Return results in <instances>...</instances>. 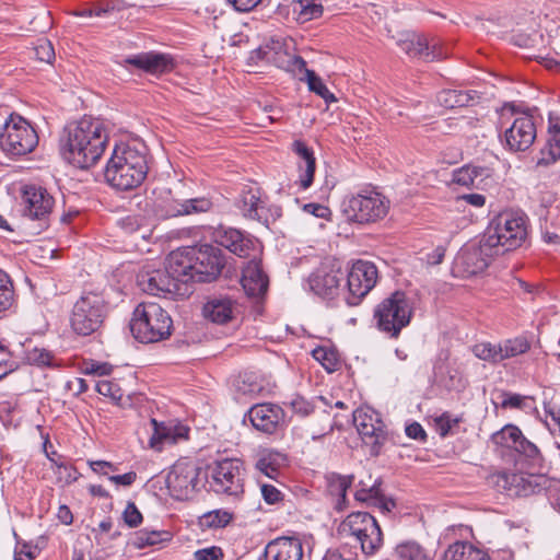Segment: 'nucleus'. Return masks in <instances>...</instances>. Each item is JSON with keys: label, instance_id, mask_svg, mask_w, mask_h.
I'll return each instance as SVG.
<instances>
[{"label": "nucleus", "instance_id": "f03ea898", "mask_svg": "<svg viewBox=\"0 0 560 560\" xmlns=\"http://www.w3.org/2000/svg\"><path fill=\"white\" fill-rule=\"evenodd\" d=\"M149 171L143 151L127 144L116 145L108 160L104 176L117 190H131L139 187Z\"/></svg>", "mask_w": 560, "mask_h": 560}, {"label": "nucleus", "instance_id": "603ef678", "mask_svg": "<svg viewBox=\"0 0 560 560\" xmlns=\"http://www.w3.org/2000/svg\"><path fill=\"white\" fill-rule=\"evenodd\" d=\"M125 524L131 528L138 527L142 523V514L133 502H128L122 512Z\"/></svg>", "mask_w": 560, "mask_h": 560}, {"label": "nucleus", "instance_id": "7c9ffc66", "mask_svg": "<svg viewBox=\"0 0 560 560\" xmlns=\"http://www.w3.org/2000/svg\"><path fill=\"white\" fill-rule=\"evenodd\" d=\"M238 207L245 218L260 221L264 201L260 198L259 189L253 187L243 189L240 196Z\"/></svg>", "mask_w": 560, "mask_h": 560}, {"label": "nucleus", "instance_id": "bf43d9fd", "mask_svg": "<svg viewBox=\"0 0 560 560\" xmlns=\"http://www.w3.org/2000/svg\"><path fill=\"white\" fill-rule=\"evenodd\" d=\"M323 560H357V556L346 546H342L336 549H328Z\"/></svg>", "mask_w": 560, "mask_h": 560}, {"label": "nucleus", "instance_id": "c9c22d12", "mask_svg": "<svg viewBox=\"0 0 560 560\" xmlns=\"http://www.w3.org/2000/svg\"><path fill=\"white\" fill-rule=\"evenodd\" d=\"M172 539V535L167 530H148L142 529L135 533L132 538V545L142 549L144 547L159 545L165 541H170Z\"/></svg>", "mask_w": 560, "mask_h": 560}, {"label": "nucleus", "instance_id": "4468645a", "mask_svg": "<svg viewBox=\"0 0 560 560\" xmlns=\"http://www.w3.org/2000/svg\"><path fill=\"white\" fill-rule=\"evenodd\" d=\"M353 423L363 443L370 446V454L377 456L387 440L385 424L377 411L359 408L353 411Z\"/></svg>", "mask_w": 560, "mask_h": 560}, {"label": "nucleus", "instance_id": "09e8293b", "mask_svg": "<svg viewBox=\"0 0 560 560\" xmlns=\"http://www.w3.org/2000/svg\"><path fill=\"white\" fill-rule=\"evenodd\" d=\"M95 387L98 394L109 397L116 402L120 401L124 396L122 389L113 381L101 380L96 383Z\"/></svg>", "mask_w": 560, "mask_h": 560}, {"label": "nucleus", "instance_id": "338daca9", "mask_svg": "<svg viewBox=\"0 0 560 560\" xmlns=\"http://www.w3.org/2000/svg\"><path fill=\"white\" fill-rule=\"evenodd\" d=\"M112 370L113 366L108 363L91 362L85 364L84 373L103 376L110 374Z\"/></svg>", "mask_w": 560, "mask_h": 560}, {"label": "nucleus", "instance_id": "6e6d98bb", "mask_svg": "<svg viewBox=\"0 0 560 560\" xmlns=\"http://www.w3.org/2000/svg\"><path fill=\"white\" fill-rule=\"evenodd\" d=\"M290 407L295 415L306 417L313 412L314 406L304 397L296 396L290 402Z\"/></svg>", "mask_w": 560, "mask_h": 560}, {"label": "nucleus", "instance_id": "4d7b16f0", "mask_svg": "<svg viewBox=\"0 0 560 560\" xmlns=\"http://www.w3.org/2000/svg\"><path fill=\"white\" fill-rule=\"evenodd\" d=\"M459 420L457 418L452 417L448 412L442 413L439 418H436V424L440 431L441 436H446L453 427L457 425Z\"/></svg>", "mask_w": 560, "mask_h": 560}, {"label": "nucleus", "instance_id": "864d4df0", "mask_svg": "<svg viewBox=\"0 0 560 560\" xmlns=\"http://www.w3.org/2000/svg\"><path fill=\"white\" fill-rule=\"evenodd\" d=\"M233 515L228 511L215 510L205 515L207 523L211 527H224L232 521Z\"/></svg>", "mask_w": 560, "mask_h": 560}, {"label": "nucleus", "instance_id": "13d9d810", "mask_svg": "<svg viewBox=\"0 0 560 560\" xmlns=\"http://www.w3.org/2000/svg\"><path fill=\"white\" fill-rule=\"evenodd\" d=\"M472 172L474 170H469V166L465 165L455 171L453 180L462 186H476V179L472 177Z\"/></svg>", "mask_w": 560, "mask_h": 560}, {"label": "nucleus", "instance_id": "f3484780", "mask_svg": "<svg viewBox=\"0 0 560 560\" xmlns=\"http://www.w3.org/2000/svg\"><path fill=\"white\" fill-rule=\"evenodd\" d=\"M137 283L143 292L151 295L171 299L186 295V290L179 291L177 282L167 272L166 267L154 269L151 266H144L137 276Z\"/></svg>", "mask_w": 560, "mask_h": 560}, {"label": "nucleus", "instance_id": "bb28decb", "mask_svg": "<svg viewBox=\"0 0 560 560\" xmlns=\"http://www.w3.org/2000/svg\"><path fill=\"white\" fill-rule=\"evenodd\" d=\"M264 557L265 560H302L303 546L299 538L279 537L266 546Z\"/></svg>", "mask_w": 560, "mask_h": 560}, {"label": "nucleus", "instance_id": "a18cd8bd", "mask_svg": "<svg viewBox=\"0 0 560 560\" xmlns=\"http://www.w3.org/2000/svg\"><path fill=\"white\" fill-rule=\"evenodd\" d=\"M118 225L126 234L140 233L142 238H145L147 232H149L143 218L139 215H127L118 221Z\"/></svg>", "mask_w": 560, "mask_h": 560}, {"label": "nucleus", "instance_id": "412c9836", "mask_svg": "<svg viewBox=\"0 0 560 560\" xmlns=\"http://www.w3.org/2000/svg\"><path fill=\"white\" fill-rule=\"evenodd\" d=\"M536 126L529 115L514 119L510 128L504 131L505 147L512 152L525 151L532 147L536 139Z\"/></svg>", "mask_w": 560, "mask_h": 560}, {"label": "nucleus", "instance_id": "4c0bfd02", "mask_svg": "<svg viewBox=\"0 0 560 560\" xmlns=\"http://www.w3.org/2000/svg\"><path fill=\"white\" fill-rule=\"evenodd\" d=\"M394 557L396 560H430L423 547L412 540L398 544Z\"/></svg>", "mask_w": 560, "mask_h": 560}, {"label": "nucleus", "instance_id": "a878e982", "mask_svg": "<svg viewBox=\"0 0 560 560\" xmlns=\"http://www.w3.org/2000/svg\"><path fill=\"white\" fill-rule=\"evenodd\" d=\"M381 485L380 478L372 480V476H369L368 480L361 479L357 485L355 500L376 506L384 513L389 512L395 506V502L382 494Z\"/></svg>", "mask_w": 560, "mask_h": 560}, {"label": "nucleus", "instance_id": "7ed1b4c3", "mask_svg": "<svg viewBox=\"0 0 560 560\" xmlns=\"http://www.w3.org/2000/svg\"><path fill=\"white\" fill-rule=\"evenodd\" d=\"M213 208L210 197L194 196L191 186L182 180L172 188L161 189L154 200L155 214L162 219L208 213Z\"/></svg>", "mask_w": 560, "mask_h": 560}, {"label": "nucleus", "instance_id": "cd10ccee", "mask_svg": "<svg viewBox=\"0 0 560 560\" xmlns=\"http://www.w3.org/2000/svg\"><path fill=\"white\" fill-rule=\"evenodd\" d=\"M242 285L249 296H260L265 294L268 288V278L264 273L260 260L256 258L247 261L242 271Z\"/></svg>", "mask_w": 560, "mask_h": 560}, {"label": "nucleus", "instance_id": "f704fd0d", "mask_svg": "<svg viewBox=\"0 0 560 560\" xmlns=\"http://www.w3.org/2000/svg\"><path fill=\"white\" fill-rule=\"evenodd\" d=\"M472 100V93L463 90H443L438 94L439 103L445 108L464 107Z\"/></svg>", "mask_w": 560, "mask_h": 560}, {"label": "nucleus", "instance_id": "ea45409f", "mask_svg": "<svg viewBox=\"0 0 560 560\" xmlns=\"http://www.w3.org/2000/svg\"><path fill=\"white\" fill-rule=\"evenodd\" d=\"M313 358L329 373L338 370L340 362L336 350L327 347H317L312 351Z\"/></svg>", "mask_w": 560, "mask_h": 560}, {"label": "nucleus", "instance_id": "4be33fe9", "mask_svg": "<svg viewBox=\"0 0 560 560\" xmlns=\"http://www.w3.org/2000/svg\"><path fill=\"white\" fill-rule=\"evenodd\" d=\"M246 417L257 431L272 434L283 423L284 411L279 405L264 402L254 405Z\"/></svg>", "mask_w": 560, "mask_h": 560}, {"label": "nucleus", "instance_id": "8fccbe9b", "mask_svg": "<svg viewBox=\"0 0 560 560\" xmlns=\"http://www.w3.org/2000/svg\"><path fill=\"white\" fill-rule=\"evenodd\" d=\"M33 50L35 58L42 62L50 63L55 59L54 46L46 38L38 39Z\"/></svg>", "mask_w": 560, "mask_h": 560}, {"label": "nucleus", "instance_id": "39448f33", "mask_svg": "<svg viewBox=\"0 0 560 560\" xmlns=\"http://www.w3.org/2000/svg\"><path fill=\"white\" fill-rule=\"evenodd\" d=\"M413 308L402 291H395L374 308L373 318L380 331L397 339L411 320Z\"/></svg>", "mask_w": 560, "mask_h": 560}, {"label": "nucleus", "instance_id": "c03bdc74", "mask_svg": "<svg viewBox=\"0 0 560 560\" xmlns=\"http://www.w3.org/2000/svg\"><path fill=\"white\" fill-rule=\"evenodd\" d=\"M327 480L330 493L339 497L342 502H345L347 490L352 483V476L331 474L328 476Z\"/></svg>", "mask_w": 560, "mask_h": 560}, {"label": "nucleus", "instance_id": "dca6fc26", "mask_svg": "<svg viewBox=\"0 0 560 560\" xmlns=\"http://www.w3.org/2000/svg\"><path fill=\"white\" fill-rule=\"evenodd\" d=\"M376 282L377 268L373 262L364 260H358L354 262L347 276V304L350 306L358 305L375 287Z\"/></svg>", "mask_w": 560, "mask_h": 560}, {"label": "nucleus", "instance_id": "b1692460", "mask_svg": "<svg viewBox=\"0 0 560 560\" xmlns=\"http://www.w3.org/2000/svg\"><path fill=\"white\" fill-rule=\"evenodd\" d=\"M345 273L340 268L322 266L310 278L312 291L326 299H332L339 293Z\"/></svg>", "mask_w": 560, "mask_h": 560}, {"label": "nucleus", "instance_id": "052dcab7", "mask_svg": "<svg viewBox=\"0 0 560 560\" xmlns=\"http://www.w3.org/2000/svg\"><path fill=\"white\" fill-rule=\"evenodd\" d=\"M223 552L221 548L212 546L205 549H199L194 552L195 560H221Z\"/></svg>", "mask_w": 560, "mask_h": 560}, {"label": "nucleus", "instance_id": "423d86ee", "mask_svg": "<svg viewBox=\"0 0 560 560\" xmlns=\"http://www.w3.org/2000/svg\"><path fill=\"white\" fill-rule=\"evenodd\" d=\"M339 534L352 541L359 544L365 556H372L383 545V534L381 527L368 512H353L349 514L339 525Z\"/></svg>", "mask_w": 560, "mask_h": 560}, {"label": "nucleus", "instance_id": "e433bc0d", "mask_svg": "<svg viewBox=\"0 0 560 560\" xmlns=\"http://www.w3.org/2000/svg\"><path fill=\"white\" fill-rule=\"evenodd\" d=\"M153 433L149 440L151 448L160 451L164 443H176V436L173 435V425L164 422H158L151 419Z\"/></svg>", "mask_w": 560, "mask_h": 560}, {"label": "nucleus", "instance_id": "20e7f679", "mask_svg": "<svg viewBox=\"0 0 560 560\" xmlns=\"http://www.w3.org/2000/svg\"><path fill=\"white\" fill-rule=\"evenodd\" d=\"M173 329L170 314L158 303L142 302L133 311L130 320L132 336L142 343L167 339Z\"/></svg>", "mask_w": 560, "mask_h": 560}, {"label": "nucleus", "instance_id": "2f4dec72", "mask_svg": "<svg viewBox=\"0 0 560 560\" xmlns=\"http://www.w3.org/2000/svg\"><path fill=\"white\" fill-rule=\"evenodd\" d=\"M285 464L287 456L284 454L266 450L258 454L255 467L267 477L275 479Z\"/></svg>", "mask_w": 560, "mask_h": 560}, {"label": "nucleus", "instance_id": "680f3d73", "mask_svg": "<svg viewBox=\"0 0 560 560\" xmlns=\"http://www.w3.org/2000/svg\"><path fill=\"white\" fill-rule=\"evenodd\" d=\"M260 491L264 500L268 504H275L282 500V493L273 485L262 483Z\"/></svg>", "mask_w": 560, "mask_h": 560}, {"label": "nucleus", "instance_id": "49530a36", "mask_svg": "<svg viewBox=\"0 0 560 560\" xmlns=\"http://www.w3.org/2000/svg\"><path fill=\"white\" fill-rule=\"evenodd\" d=\"M14 301L13 284L7 273L0 270V312L9 310Z\"/></svg>", "mask_w": 560, "mask_h": 560}, {"label": "nucleus", "instance_id": "393cba45", "mask_svg": "<svg viewBox=\"0 0 560 560\" xmlns=\"http://www.w3.org/2000/svg\"><path fill=\"white\" fill-rule=\"evenodd\" d=\"M125 65L151 74L164 73L173 69V58L170 55L148 51L127 57Z\"/></svg>", "mask_w": 560, "mask_h": 560}, {"label": "nucleus", "instance_id": "0eeeda50", "mask_svg": "<svg viewBox=\"0 0 560 560\" xmlns=\"http://www.w3.org/2000/svg\"><path fill=\"white\" fill-rule=\"evenodd\" d=\"M389 209V201L378 191L364 188L345 197L341 211L350 222L372 223L383 219Z\"/></svg>", "mask_w": 560, "mask_h": 560}, {"label": "nucleus", "instance_id": "9b49d317", "mask_svg": "<svg viewBox=\"0 0 560 560\" xmlns=\"http://www.w3.org/2000/svg\"><path fill=\"white\" fill-rule=\"evenodd\" d=\"M55 202L54 196L43 186L30 184L21 189L22 214L37 221L40 230L49 226Z\"/></svg>", "mask_w": 560, "mask_h": 560}, {"label": "nucleus", "instance_id": "c85d7f7f", "mask_svg": "<svg viewBox=\"0 0 560 560\" xmlns=\"http://www.w3.org/2000/svg\"><path fill=\"white\" fill-rule=\"evenodd\" d=\"M396 44L412 58H419L427 62L434 61V55L429 52V37L424 34L406 32L399 35Z\"/></svg>", "mask_w": 560, "mask_h": 560}, {"label": "nucleus", "instance_id": "5701e85b", "mask_svg": "<svg viewBox=\"0 0 560 560\" xmlns=\"http://www.w3.org/2000/svg\"><path fill=\"white\" fill-rule=\"evenodd\" d=\"M213 241L238 257H249L256 252V243L242 231L220 225L212 233Z\"/></svg>", "mask_w": 560, "mask_h": 560}, {"label": "nucleus", "instance_id": "f8f14e48", "mask_svg": "<svg viewBox=\"0 0 560 560\" xmlns=\"http://www.w3.org/2000/svg\"><path fill=\"white\" fill-rule=\"evenodd\" d=\"M500 254L493 248V244L482 236L479 242L466 244L455 258V270L463 277H472L483 272L493 257Z\"/></svg>", "mask_w": 560, "mask_h": 560}, {"label": "nucleus", "instance_id": "774afa93", "mask_svg": "<svg viewBox=\"0 0 560 560\" xmlns=\"http://www.w3.org/2000/svg\"><path fill=\"white\" fill-rule=\"evenodd\" d=\"M405 432L408 438L424 442L427 440V432L419 422H412L408 424L405 429Z\"/></svg>", "mask_w": 560, "mask_h": 560}, {"label": "nucleus", "instance_id": "3c124183", "mask_svg": "<svg viewBox=\"0 0 560 560\" xmlns=\"http://www.w3.org/2000/svg\"><path fill=\"white\" fill-rule=\"evenodd\" d=\"M315 168H316V161H308L305 164L299 163V171H300L299 183L303 189H307L312 185L313 179H314Z\"/></svg>", "mask_w": 560, "mask_h": 560}, {"label": "nucleus", "instance_id": "a211bd4d", "mask_svg": "<svg viewBox=\"0 0 560 560\" xmlns=\"http://www.w3.org/2000/svg\"><path fill=\"white\" fill-rule=\"evenodd\" d=\"M199 468L188 460L175 463L166 477V486L177 500L189 499L198 485Z\"/></svg>", "mask_w": 560, "mask_h": 560}, {"label": "nucleus", "instance_id": "69168bd1", "mask_svg": "<svg viewBox=\"0 0 560 560\" xmlns=\"http://www.w3.org/2000/svg\"><path fill=\"white\" fill-rule=\"evenodd\" d=\"M547 144H549L550 153V159L547 160V163H555L560 159V132L556 135H550ZM544 161L546 163V160Z\"/></svg>", "mask_w": 560, "mask_h": 560}, {"label": "nucleus", "instance_id": "9d476101", "mask_svg": "<svg viewBox=\"0 0 560 560\" xmlns=\"http://www.w3.org/2000/svg\"><path fill=\"white\" fill-rule=\"evenodd\" d=\"M37 144L38 136L31 124L23 117L11 114L0 133V147L13 155H25Z\"/></svg>", "mask_w": 560, "mask_h": 560}, {"label": "nucleus", "instance_id": "c756f323", "mask_svg": "<svg viewBox=\"0 0 560 560\" xmlns=\"http://www.w3.org/2000/svg\"><path fill=\"white\" fill-rule=\"evenodd\" d=\"M237 303L226 295L210 299L203 306V315L215 324H225L234 318Z\"/></svg>", "mask_w": 560, "mask_h": 560}, {"label": "nucleus", "instance_id": "58836bf2", "mask_svg": "<svg viewBox=\"0 0 560 560\" xmlns=\"http://www.w3.org/2000/svg\"><path fill=\"white\" fill-rule=\"evenodd\" d=\"M500 347L502 348V361H504L527 352L530 349V343L525 337H515L501 341Z\"/></svg>", "mask_w": 560, "mask_h": 560}, {"label": "nucleus", "instance_id": "6e6552de", "mask_svg": "<svg viewBox=\"0 0 560 560\" xmlns=\"http://www.w3.org/2000/svg\"><path fill=\"white\" fill-rule=\"evenodd\" d=\"M493 248L503 255L522 245L526 237L525 220L513 212H502L494 217L482 235Z\"/></svg>", "mask_w": 560, "mask_h": 560}, {"label": "nucleus", "instance_id": "de8ad7c7", "mask_svg": "<svg viewBox=\"0 0 560 560\" xmlns=\"http://www.w3.org/2000/svg\"><path fill=\"white\" fill-rule=\"evenodd\" d=\"M27 361L37 366H52L54 355L44 348H34L27 351Z\"/></svg>", "mask_w": 560, "mask_h": 560}, {"label": "nucleus", "instance_id": "ddd939ff", "mask_svg": "<svg viewBox=\"0 0 560 560\" xmlns=\"http://www.w3.org/2000/svg\"><path fill=\"white\" fill-rule=\"evenodd\" d=\"M241 462L225 458L213 463L210 469V486L217 493L238 497L244 492Z\"/></svg>", "mask_w": 560, "mask_h": 560}, {"label": "nucleus", "instance_id": "1a4fd4ad", "mask_svg": "<svg viewBox=\"0 0 560 560\" xmlns=\"http://www.w3.org/2000/svg\"><path fill=\"white\" fill-rule=\"evenodd\" d=\"M105 315L106 304L101 295L92 292L83 294L72 307L71 329L79 336H91L101 328Z\"/></svg>", "mask_w": 560, "mask_h": 560}, {"label": "nucleus", "instance_id": "79ce46f5", "mask_svg": "<svg viewBox=\"0 0 560 560\" xmlns=\"http://www.w3.org/2000/svg\"><path fill=\"white\" fill-rule=\"evenodd\" d=\"M300 80L305 81L307 83L308 90L316 93L326 102L336 101L334 94L327 89L323 80L313 70L305 71V77H300Z\"/></svg>", "mask_w": 560, "mask_h": 560}, {"label": "nucleus", "instance_id": "37998d69", "mask_svg": "<svg viewBox=\"0 0 560 560\" xmlns=\"http://www.w3.org/2000/svg\"><path fill=\"white\" fill-rule=\"evenodd\" d=\"M278 67L294 75H299V78L305 77V71H311L306 68V62L302 57L289 54H284L283 57H280Z\"/></svg>", "mask_w": 560, "mask_h": 560}, {"label": "nucleus", "instance_id": "6ab92c4d", "mask_svg": "<svg viewBox=\"0 0 560 560\" xmlns=\"http://www.w3.org/2000/svg\"><path fill=\"white\" fill-rule=\"evenodd\" d=\"M194 276L196 282H211L221 273L225 260L220 248L212 245H201L192 248Z\"/></svg>", "mask_w": 560, "mask_h": 560}, {"label": "nucleus", "instance_id": "a19ab883", "mask_svg": "<svg viewBox=\"0 0 560 560\" xmlns=\"http://www.w3.org/2000/svg\"><path fill=\"white\" fill-rule=\"evenodd\" d=\"M502 348L499 343L480 342L472 347V353L480 360L497 364L502 362Z\"/></svg>", "mask_w": 560, "mask_h": 560}, {"label": "nucleus", "instance_id": "f257e3e1", "mask_svg": "<svg viewBox=\"0 0 560 560\" xmlns=\"http://www.w3.org/2000/svg\"><path fill=\"white\" fill-rule=\"evenodd\" d=\"M107 144V133L98 119L83 117L67 125L60 139L61 154L79 168L96 164Z\"/></svg>", "mask_w": 560, "mask_h": 560}, {"label": "nucleus", "instance_id": "5fc2aeb1", "mask_svg": "<svg viewBox=\"0 0 560 560\" xmlns=\"http://www.w3.org/2000/svg\"><path fill=\"white\" fill-rule=\"evenodd\" d=\"M544 410L550 418V422H548L550 431L560 434V408L549 401L544 404Z\"/></svg>", "mask_w": 560, "mask_h": 560}, {"label": "nucleus", "instance_id": "aec40b11", "mask_svg": "<svg viewBox=\"0 0 560 560\" xmlns=\"http://www.w3.org/2000/svg\"><path fill=\"white\" fill-rule=\"evenodd\" d=\"M165 267L172 276L179 291L186 290L188 294V282H196L194 276L192 248H180L172 252L166 259Z\"/></svg>", "mask_w": 560, "mask_h": 560}, {"label": "nucleus", "instance_id": "473e14b6", "mask_svg": "<svg viewBox=\"0 0 560 560\" xmlns=\"http://www.w3.org/2000/svg\"><path fill=\"white\" fill-rule=\"evenodd\" d=\"M443 560H489L486 552L469 542L457 541L444 552Z\"/></svg>", "mask_w": 560, "mask_h": 560}, {"label": "nucleus", "instance_id": "e2e57ef3", "mask_svg": "<svg viewBox=\"0 0 560 560\" xmlns=\"http://www.w3.org/2000/svg\"><path fill=\"white\" fill-rule=\"evenodd\" d=\"M293 151L300 158V163L305 164L308 161H316L314 152L303 141L296 140L293 142Z\"/></svg>", "mask_w": 560, "mask_h": 560}, {"label": "nucleus", "instance_id": "72a5a7b5", "mask_svg": "<svg viewBox=\"0 0 560 560\" xmlns=\"http://www.w3.org/2000/svg\"><path fill=\"white\" fill-rule=\"evenodd\" d=\"M292 10L293 20L305 23L319 18L323 13V5L317 0H294Z\"/></svg>", "mask_w": 560, "mask_h": 560}, {"label": "nucleus", "instance_id": "0e129e2a", "mask_svg": "<svg viewBox=\"0 0 560 560\" xmlns=\"http://www.w3.org/2000/svg\"><path fill=\"white\" fill-rule=\"evenodd\" d=\"M303 210L306 213H310V214H312L316 218H320V219L329 220V218L331 215L330 209L320 203H314V202L306 203V205H304Z\"/></svg>", "mask_w": 560, "mask_h": 560}, {"label": "nucleus", "instance_id": "2eb2a0df", "mask_svg": "<svg viewBox=\"0 0 560 560\" xmlns=\"http://www.w3.org/2000/svg\"><path fill=\"white\" fill-rule=\"evenodd\" d=\"M491 442L498 447L514 450L534 467L541 466L544 462L538 446L526 439L514 424H506L501 430L494 432L491 435Z\"/></svg>", "mask_w": 560, "mask_h": 560}]
</instances>
